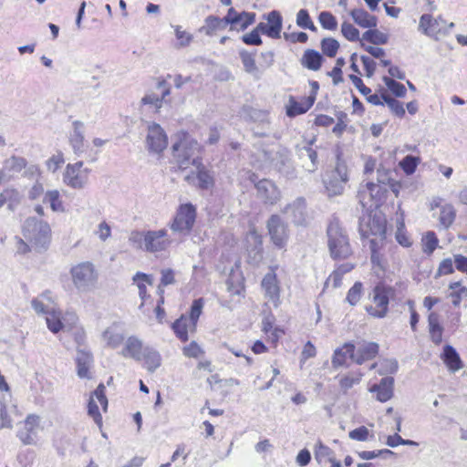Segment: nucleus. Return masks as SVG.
Listing matches in <instances>:
<instances>
[{
	"mask_svg": "<svg viewBox=\"0 0 467 467\" xmlns=\"http://www.w3.org/2000/svg\"><path fill=\"white\" fill-rule=\"evenodd\" d=\"M47 328L54 334L63 329L64 326L61 321V311L52 308L46 316Z\"/></svg>",
	"mask_w": 467,
	"mask_h": 467,
	"instance_id": "nucleus-43",
	"label": "nucleus"
},
{
	"mask_svg": "<svg viewBox=\"0 0 467 467\" xmlns=\"http://www.w3.org/2000/svg\"><path fill=\"white\" fill-rule=\"evenodd\" d=\"M383 99L385 104L389 108L390 111L394 115L400 118H402L405 115V109L401 102L389 96H384Z\"/></svg>",
	"mask_w": 467,
	"mask_h": 467,
	"instance_id": "nucleus-58",
	"label": "nucleus"
},
{
	"mask_svg": "<svg viewBox=\"0 0 467 467\" xmlns=\"http://www.w3.org/2000/svg\"><path fill=\"white\" fill-rule=\"evenodd\" d=\"M379 354V345L375 342L362 341L355 346V362L362 364L373 359Z\"/></svg>",
	"mask_w": 467,
	"mask_h": 467,
	"instance_id": "nucleus-22",
	"label": "nucleus"
},
{
	"mask_svg": "<svg viewBox=\"0 0 467 467\" xmlns=\"http://www.w3.org/2000/svg\"><path fill=\"white\" fill-rule=\"evenodd\" d=\"M431 211L439 209L437 219L439 225L442 229H449L456 219V209L451 202H444L441 197L435 196L429 202Z\"/></svg>",
	"mask_w": 467,
	"mask_h": 467,
	"instance_id": "nucleus-12",
	"label": "nucleus"
},
{
	"mask_svg": "<svg viewBox=\"0 0 467 467\" xmlns=\"http://www.w3.org/2000/svg\"><path fill=\"white\" fill-rule=\"evenodd\" d=\"M43 202L48 204L53 213H65L67 211L60 192L57 189L47 191L43 197Z\"/></svg>",
	"mask_w": 467,
	"mask_h": 467,
	"instance_id": "nucleus-33",
	"label": "nucleus"
},
{
	"mask_svg": "<svg viewBox=\"0 0 467 467\" xmlns=\"http://www.w3.org/2000/svg\"><path fill=\"white\" fill-rule=\"evenodd\" d=\"M22 234L35 250L47 249L52 239L50 224L36 217H29L24 222Z\"/></svg>",
	"mask_w": 467,
	"mask_h": 467,
	"instance_id": "nucleus-3",
	"label": "nucleus"
},
{
	"mask_svg": "<svg viewBox=\"0 0 467 467\" xmlns=\"http://www.w3.org/2000/svg\"><path fill=\"white\" fill-rule=\"evenodd\" d=\"M262 288L267 292H275L278 289L276 275L271 271L262 280Z\"/></svg>",
	"mask_w": 467,
	"mask_h": 467,
	"instance_id": "nucleus-63",
	"label": "nucleus"
},
{
	"mask_svg": "<svg viewBox=\"0 0 467 467\" xmlns=\"http://www.w3.org/2000/svg\"><path fill=\"white\" fill-rule=\"evenodd\" d=\"M419 30L429 37L439 39L447 33L446 21L441 16L424 14L420 17Z\"/></svg>",
	"mask_w": 467,
	"mask_h": 467,
	"instance_id": "nucleus-13",
	"label": "nucleus"
},
{
	"mask_svg": "<svg viewBox=\"0 0 467 467\" xmlns=\"http://www.w3.org/2000/svg\"><path fill=\"white\" fill-rule=\"evenodd\" d=\"M420 162V156L407 155L399 162V166L407 176H410L415 173Z\"/></svg>",
	"mask_w": 467,
	"mask_h": 467,
	"instance_id": "nucleus-42",
	"label": "nucleus"
},
{
	"mask_svg": "<svg viewBox=\"0 0 467 467\" xmlns=\"http://www.w3.org/2000/svg\"><path fill=\"white\" fill-rule=\"evenodd\" d=\"M227 26L226 16L223 18L209 16L205 18L204 25L200 28V32L207 36H213L217 32L225 29Z\"/></svg>",
	"mask_w": 467,
	"mask_h": 467,
	"instance_id": "nucleus-36",
	"label": "nucleus"
},
{
	"mask_svg": "<svg viewBox=\"0 0 467 467\" xmlns=\"http://www.w3.org/2000/svg\"><path fill=\"white\" fill-rule=\"evenodd\" d=\"M91 170L83 161L68 163L63 172V183L74 190H82L89 182Z\"/></svg>",
	"mask_w": 467,
	"mask_h": 467,
	"instance_id": "nucleus-8",
	"label": "nucleus"
},
{
	"mask_svg": "<svg viewBox=\"0 0 467 467\" xmlns=\"http://www.w3.org/2000/svg\"><path fill=\"white\" fill-rule=\"evenodd\" d=\"M386 181L383 176H379V182H368L358 192V199L366 211L377 210L386 195Z\"/></svg>",
	"mask_w": 467,
	"mask_h": 467,
	"instance_id": "nucleus-6",
	"label": "nucleus"
},
{
	"mask_svg": "<svg viewBox=\"0 0 467 467\" xmlns=\"http://www.w3.org/2000/svg\"><path fill=\"white\" fill-rule=\"evenodd\" d=\"M20 192L13 188H6L0 193V208L7 205L10 211H14L21 202Z\"/></svg>",
	"mask_w": 467,
	"mask_h": 467,
	"instance_id": "nucleus-38",
	"label": "nucleus"
},
{
	"mask_svg": "<svg viewBox=\"0 0 467 467\" xmlns=\"http://www.w3.org/2000/svg\"><path fill=\"white\" fill-rule=\"evenodd\" d=\"M196 214V208L192 203L180 204L169 223L170 229L181 235L189 234L194 226Z\"/></svg>",
	"mask_w": 467,
	"mask_h": 467,
	"instance_id": "nucleus-5",
	"label": "nucleus"
},
{
	"mask_svg": "<svg viewBox=\"0 0 467 467\" xmlns=\"http://www.w3.org/2000/svg\"><path fill=\"white\" fill-rule=\"evenodd\" d=\"M429 333L431 341L435 345H440L442 341L443 327L439 322V317L436 313H431L428 317Z\"/></svg>",
	"mask_w": 467,
	"mask_h": 467,
	"instance_id": "nucleus-40",
	"label": "nucleus"
},
{
	"mask_svg": "<svg viewBox=\"0 0 467 467\" xmlns=\"http://www.w3.org/2000/svg\"><path fill=\"white\" fill-rule=\"evenodd\" d=\"M363 374L358 372L355 374H348L342 377L339 380L340 388L347 391L351 389L354 385L358 384L361 380Z\"/></svg>",
	"mask_w": 467,
	"mask_h": 467,
	"instance_id": "nucleus-57",
	"label": "nucleus"
},
{
	"mask_svg": "<svg viewBox=\"0 0 467 467\" xmlns=\"http://www.w3.org/2000/svg\"><path fill=\"white\" fill-rule=\"evenodd\" d=\"M348 358H351L355 362V346L350 343H347L334 351L332 365L334 368L342 367L346 365Z\"/></svg>",
	"mask_w": 467,
	"mask_h": 467,
	"instance_id": "nucleus-34",
	"label": "nucleus"
},
{
	"mask_svg": "<svg viewBox=\"0 0 467 467\" xmlns=\"http://www.w3.org/2000/svg\"><path fill=\"white\" fill-rule=\"evenodd\" d=\"M334 452L333 451L323 444L321 441H318L315 448V459L319 462H326L329 461H333Z\"/></svg>",
	"mask_w": 467,
	"mask_h": 467,
	"instance_id": "nucleus-50",
	"label": "nucleus"
},
{
	"mask_svg": "<svg viewBox=\"0 0 467 467\" xmlns=\"http://www.w3.org/2000/svg\"><path fill=\"white\" fill-rule=\"evenodd\" d=\"M394 379L392 377H384L379 384L370 387L369 391L376 393L377 400L386 402L393 396Z\"/></svg>",
	"mask_w": 467,
	"mask_h": 467,
	"instance_id": "nucleus-23",
	"label": "nucleus"
},
{
	"mask_svg": "<svg viewBox=\"0 0 467 467\" xmlns=\"http://www.w3.org/2000/svg\"><path fill=\"white\" fill-rule=\"evenodd\" d=\"M105 389L106 388L103 384H99L94 390L93 395L90 397L88 404V413L98 424H100L102 417L99 410L98 403L94 398L98 400V402H99L103 410L106 411L108 408V399L105 395Z\"/></svg>",
	"mask_w": 467,
	"mask_h": 467,
	"instance_id": "nucleus-19",
	"label": "nucleus"
},
{
	"mask_svg": "<svg viewBox=\"0 0 467 467\" xmlns=\"http://www.w3.org/2000/svg\"><path fill=\"white\" fill-rule=\"evenodd\" d=\"M261 30L258 29V25L255 28H254L251 32L244 34L242 36V40L244 44L250 45V46H260L262 45L263 41L260 36Z\"/></svg>",
	"mask_w": 467,
	"mask_h": 467,
	"instance_id": "nucleus-60",
	"label": "nucleus"
},
{
	"mask_svg": "<svg viewBox=\"0 0 467 467\" xmlns=\"http://www.w3.org/2000/svg\"><path fill=\"white\" fill-rule=\"evenodd\" d=\"M349 15L353 21L362 28H374L378 25L377 17L362 8H354Z\"/></svg>",
	"mask_w": 467,
	"mask_h": 467,
	"instance_id": "nucleus-32",
	"label": "nucleus"
},
{
	"mask_svg": "<svg viewBox=\"0 0 467 467\" xmlns=\"http://www.w3.org/2000/svg\"><path fill=\"white\" fill-rule=\"evenodd\" d=\"M389 297L387 294H374L372 301L366 306L367 312L375 317H383L388 311Z\"/></svg>",
	"mask_w": 467,
	"mask_h": 467,
	"instance_id": "nucleus-29",
	"label": "nucleus"
},
{
	"mask_svg": "<svg viewBox=\"0 0 467 467\" xmlns=\"http://www.w3.org/2000/svg\"><path fill=\"white\" fill-rule=\"evenodd\" d=\"M262 244L261 234L255 229L249 230L244 238V246L247 253L253 254L254 259L261 258Z\"/></svg>",
	"mask_w": 467,
	"mask_h": 467,
	"instance_id": "nucleus-30",
	"label": "nucleus"
},
{
	"mask_svg": "<svg viewBox=\"0 0 467 467\" xmlns=\"http://www.w3.org/2000/svg\"><path fill=\"white\" fill-rule=\"evenodd\" d=\"M141 356L144 361L143 366L149 372L153 373L161 366V353L152 347H144Z\"/></svg>",
	"mask_w": 467,
	"mask_h": 467,
	"instance_id": "nucleus-31",
	"label": "nucleus"
},
{
	"mask_svg": "<svg viewBox=\"0 0 467 467\" xmlns=\"http://www.w3.org/2000/svg\"><path fill=\"white\" fill-rule=\"evenodd\" d=\"M176 39L181 47L188 46L192 40V36L184 30L181 26H172Z\"/></svg>",
	"mask_w": 467,
	"mask_h": 467,
	"instance_id": "nucleus-62",
	"label": "nucleus"
},
{
	"mask_svg": "<svg viewBox=\"0 0 467 467\" xmlns=\"http://www.w3.org/2000/svg\"><path fill=\"white\" fill-rule=\"evenodd\" d=\"M202 307L203 300L202 298L194 300L191 307L190 317L182 316L172 324L174 333L182 341H187L188 333L195 330Z\"/></svg>",
	"mask_w": 467,
	"mask_h": 467,
	"instance_id": "nucleus-9",
	"label": "nucleus"
},
{
	"mask_svg": "<svg viewBox=\"0 0 467 467\" xmlns=\"http://www.w3.org/2000/svg\"><path fill=\"white\" fill-rule=\"evenodd\" d=\"M395 236L397 242L403 247H410L412 244L410 237L405 228L403 214H400V216L397 219V231Z\"/></svg>",
	"mask_w": 467,
	"mask_h": 467,
	"instance_id": "nucleus-44",
	"label": "nucleus"
},
{
	"mask_svg": "<svg viewBox=\"0 0 467 467\" xmlns=\"http://www.w3.org/2000/svg\"><path fill=\"white\" fill-rule=\"evenodd\" d=\"M258 197L265 203L274 204L281 197L280 191L276 185L269 180H262L255 184Z\"/></svg>",
	"mask_w": 467,
	"mask_h": 467,
	"instance_id": "nucleus-20",
	"label": "nucleus"
},
{
	"mask_svg": "<svg viewBox=\"0 0 467 467\" xmlns=\"http://www.w3.org/2000/svg\"><path fill=\"white\" fill-rule=\"evenodd\" d=\"M144 144L148 153L159 160L168 147V135L160 124L149 122L146 126Z\"/></svg>",
	"mask_w": 467,
	"mask_h": 467,
	"instance_id": "nucleus-4",
	"label": "nucleus"
},
{
	"mask_svg": "<svg viewBox=\"0 0 467 467\" xmlns=\"http://www.w3.org/2000/svg\"><path fill=\"white\" fill-rule=\"evenodd\" d=\"M341 33L343 36L351 42L358 41L360 43V33L351 23L344 21L341 24Z\"/></svg>",
	"mask_w": 467,
	"mask_h": 467,
	"instance_id": "nucleus-52",
	"label": "nucleus"
},
{
	"mask_svg": "<svg viewBox=\"0 0 467 467\" xmlns=\"http://www.w3.org/2000/svg\"><path fill=\"white\" fill-rule=\"evenodd\" d=\"M154 278L151 275L142 272H137L133 277L132 282L136 288L140 292H145L153 284Z\"/></svg>",
	"mask_w": 467,
	"mask_h": 467,
	"instance_id": "nucleus-47",
	"label": "nucleus"
},
{
	"mask_svg": "<svg viewBox=\"0 0 467 467\" xmlns=\"http://www.w3.org/2000/svg\"><path fill=\"white\" fill-rule=\"evenodd\" d=\"M339 47V43L334 38H325L321 43L324 54L332 57H335Z\"/></svg>",
	"mask_w": 467,
	"mask_h": 467,
	"instance_id": "nucleus-59",
	"label": "nucleus"
},
{
	"mask_svg": "<svg viewBox=\"0 0 467 467\" xmlns=\"http://www.w3.org/2000/svg\"><path fill=\"white\" fill-rule=\"evenodd\" d=\"M157 87L163 88L161 96L153 92H148L140 99L141 105L150 106L156 112L161 108L164 98L170 94V89L166 88L164 80H160Z\"/></svg>",
	"mask_w": 467,
	"mask_h": 467,
	"instance_id": "nucleus-25",
	"label": "nucleus"
},
{
	"mask_svg": "<svg viewBox=\"0 0 467 467\" xmlns=\"http://www.w3.org/2000/svg\"><path fill=\"white\" fill-rule=\"evenodd\" d=\"M441 358L448 367L449 370H451V372L458 371L463 367L462 361L458 352L451 345H446L443 348Z\"/></svg>",
	"mask_w": 467,
	"mask_h": 467,
	"instance_id": "nucleus-35",
	"label": "nucleus"
},
{
	"mask_svg": "<svg viewBox=\"0 0 467 467\" xmlns=\"http://www.w3.org/2000/svg\"><path fill=\"white\" fill-rule=\"evenodd\" d=\"M172 241L166 229L148 231L146 251L150 253L167 250Z\"/></svg>",
	"mask_w": 467,
	"mask_h": 467,
	"instance_id": "nucleus-18",
	"label": "nucleus"
},
{
	"mask_svg": "<svg viewBox=\"0 0 467 467\" xmlns=\"http://www.w3.org/2000/svg\"><path fill=\"white\" fill-rule=\"evenodd\" d=\"M264 18L266 22H261L258 24V29L261 30L262 34L270 38H280L283 28V19L280 13L274 10L267 15H265Z\"/></svg>",
	"mask_w": 467,
	"mask_h": 467,
	"instance_id": "nucleus-16",
	"label": "nucleus"
},
{
	"mask_svg": "<svg viewBox=\"0 0 467 467\" xmlns=\"http://www.w3.org/2000/svg\"><path fill=\"white\" fill-rule=\"evenodd\" d=\"M268 234L275 247L283 249L288 240V233L285 223L277 215H273L267 223Z\"/></svg>",
	"mask_w": 467,
	"mask_h": 467,
	"instance_id": "nucleus-14",
	"label": "nucleus"
},
{
	"mask_svg": "<svg viewBox=\"0 0 467 467\" xmlns=\"http://www.w3.org/2000/svg\"><path fill=\"white\" fill-rule=\"evenodd\" d=\"M327 237L329 252L334 259H346L352 254L348 238L338 223H332L329 224Z\"/></svg>",
	"mask_w": 467,
	"mask_h": 467,
	"instance_id": "nucleus-7",
	"label": "nucleus"
},
{
	"mask_svg": "<svg viewBox=\"0 0 467 467\" xmlns=\"http://www.w3.org/2000/svg\"><path fill=\"white\" fill-rule=\"evenodd\" d=\"M228 289L233 292H241L244 289V278L241 270V264L234 260L231 265L227 278Z\"/></svg>",
	"mask_w": 467,
	"mask_h": 467,
	"instance_id": "nucleus-26",
	"label": "nucleus"
},
{
	"mask_svg": "<svg viewBox=\"0 0 467 467\" xmlns=\"http://www.w3.org/2000/svg\"><path fill=\"white\" fill-rule=\"evenodd\" d=\"M191 168L192 171L185 175V180L190 184L202 189H210L213 186V177L201 161H199L198 164L191 166Z\"/></svg>",
	"mask_w": 467,
	"mask_h": 467,
	"instance_id": "nucleus-15",
	"label": "nucleus"
},
{
	"mask_svg": "<svg viewBox=\"0 0 467 467\" xmlns=\"http://www.w3.org/2000/svg\"><path fill=\"white\" fill-rule=\"evenodd\" d=\"M66 159L65 155L62 151L58 150L52 154L47 161H46V168L49 172L55 173L57 172L62 165L65 163Z\"/></svg>",
	"mask_w": 467,
	"mask_h": 467,
	"instance_id": "nucleus-49",
	"label": "nucleus"
},
{
	"mask_svg": "<svg viewBox=\"0 0 467 467\" xmlns=\"http://www.w3.org/2000/svg\"><path fill=\"white\" fill-rule=\"evenodd\" d=\"M439 239L436 234L432 231L425 233L421 237V247L423 253L431 254L438 247Z\"/></svg>",
	"mask_w": 467,
	"mask_h": 467,
	"instance_id": "nucleus-45",
	"label": "nucleus"
},
{
	"mask_svg": "<svg viewBox=\"0 0 467 467\" xmlns=\"http://www.w3.org/2000/svg\"><path fill=\"white\" fill-rule=\"evenodd\" d=\"M389 41V35L374 28H368L365 31L360 39L361 43H371L373 45H385Z\"/></svg>",
	"mask_w": 467,
	"mask_h": 467,
	"instance_id": "nucleus-39",
	"label": "nucleus"
},
{
	"mask_svg": "<svg viewBox=\"0 0 467 467\" xmlns=\"http://www.w3.org/2000/svg\"><path fill=\"white\" fill-rule=\"evenodd\" d=\"M72 281L78 288L94 285L98 280V271L93 263L86 261L73 265L70 269Z\"/></svg>",
	"mask_w": 467,
	"mask_h": 467,
	"instance_id": "nucleus-11",
	"label": "nucleus"
},
{
	"mask_svg": "<svg viewBox=\"0 0 467 467\" xmlns=\"http://www.w3.org/2000/svg\"><path fill=\"white\" fill-rule=\"evenodd\" d=\"M239 54L245 72L257 75L258 67L255 63L254 55L246 50H241Z\"/></svg>",
	"mask_w": 467,
	"mask_h": 467,
	"instance_id": "nucleus-48",
	"label": "nucleus"
},
{
	"mask_svg": "<svg viewBox=\"0 0 467 467\" xmlns=\"http://www.w3.org/2000/svg\"><path fill=\"white\" fill-rule=\"evenodd\" d=\"M183 354L188 358H199L203 354L202 348L194 341L183 348Z\"/></svg>",
	"mask_w": 467,
	"mask_h": 467,
	"instance_id": "nucleus-64",
	"label": "nucleus"
},
{
	"mask_svg": "<svg viewBox=\"0 0 467 467\" xmlns=\"http://www.w3.org/2000/svg\"><path fill=\"white\" fill-rule=\"evenodd\" d=\"M348 181V168L344 162H337L336 168L327 173L324 179L325 187L329 196L342 194L345 184Z\"/></svg>",
	"mask_w": 467,
	"mask_h": 467,
	"instance_id": "nucleus-10",
	"label": "nucleus"
},
{
	"mask_svg": "<svg viewBox=\"0 0 467 467\" xmlns=\"http://www.w3.org/2000/svg\"><path fill=\"white\" fill-rule=\"evenodd\" d=\"M102 339L106 342L108 347L116 348L123 342L124 337L113 327H109L103 332Z\"/></svg>",
	"mask_w": 467,
	"mask_h": 467,
	"instance_id": "nucleus-46",
	"label": "nucleus"
},
{
	"mask_svg": "<svg viewBox=\"0 0 467 467\" xmlns=\"http://www.w3.org/2000/svg\"><path fill=\"white\" fill-rule=\"evenodd\" d=\"M76 362L78 367V376L82 379H89L88 369L93 362L91 353L78 349L77 352Z\"/></svg>",
	"mask_w": 467,
	"mask_h": 467,
	"instance_id": "nucleus-37",
	"label": "nucleus"
},
{
	"mask_svg": "<svg viewBox=\"0 0 467 467\" xmlns=\"http://www.w3.org/2000/svg\"><path fill=\"white\" fill-rule=\"evenodd\" d=\"M143 348L144 347L142 340L135 336H130L125 341L124 348H122L120 354L124 358H130L136 361H141Z\"/></svg>",
	"mask_w": 467,
	"mask_h": 467,
	"instance_id": "nucleus-24",
	"label": "nucleus"
},
{
	"mask_svg": "<svg viewBox=\"0 0 467 467\" xmlns=\"http://www.w3.org/2000/svg\"><path fill=\"white\" fill-rule=\"evenodd\" d=\"M354 268V265L347 263L338 266L327 279L325 289L337 290L343 288V275L350 272Z\"/></svg>",
	"mask_w": 467,
	"mask_h": 467,
	"instance_id": "nucleus-27",
	"label": "nucleus"
},
{
	"mask_svg": "<svg viewBox=\"0 0 467 467\" xmlns=\"http://www.w3.org/2000/svg\"><path fill=\"white\" fill-rule=\"evenodd\" d=\"M315 95L302 97L296 100L294 97H290L285 106L286 115L295 117L306 113L314 104Z\"/></svg>",
	"mask_w": 467,
	"mask_h": 467,
	"instance_id": "nucleus-21",
	"label": "nucleus"
},
{
	"mask_svg": "<svg viewBox=\"0 0 467 467\" xmlns=\"http://www.w3.org/2000/svg\"><path fill=\"white\" fill-rule=\"evenodd\" d=\"M398 361L393 358H386L379 362V375H392L398 371Z\"/></svg>",
	"mask_w": 467,
	"mask_h": 467,
	"instance_id": "nucleus-53",
	"label": "nucleus"
},
{
	"mask_svg": "<svg viewBox=\"0 0 467 467\" xmlns=\"http://www.w3.org/2000/svg\"><path fill=\"white\" fill-rule=\"evenodd\" d=\"M296 25L305 29L316 30V26L306 9H300L296 14Z\"/></svg>",
	"mask_w": 467,
	"mask_h": 467,
	"instance_id": "nucleus-55",
	"label": "nucleus"
},
{
	"mask_svg": "<svg viewBox=\"0 0 467 467\" xmlns=\"http://www.w3.org/2000/svg\"><path fill=\"white\" fill-rule=\"evenodd\" d=\"M171 150L173 158L182 170H187L201 161L202 146L186 131L180 130L174 135Z\"/></svg>",
	"mask_w": 467,
	"mask_h": 467,
	"instance_id": "nucleus-1",
	"label": "nucleus"
},
{
	"mask_svg": "<svg viewBox=\"0 0 467 467\" xmlns=\"http://www.w3.org/2000/svg\"><path fill=\"white\" fill-rule=\"evenodd\" d=\"M301 63L305 67L316 71L321 67L322 56L317 51L308 49L304 53Z\"/></svg>",
	"mask_w": 467,
	"mask_h": 467,
	"instance_id": "nucleus-41",
	"label": "nucleus"
},
{
	"mask_svg": "<svg viewBox=\"0 0 467 467\" xmlns=\"http://www.w3.org/2000/svg\"><path fill=\"white\" fill-rule=\"evenodd\" d=\"M111 226L106 221L100 222L95 231L96 236L101 242H106L111 237Z\"/></svg>",
	"mask_w": 467,
	"mask_h": 467,
	"instance_id": "nucleus-61",
	"label": "nucleus"
},
{
	"mask_svg": "<svg viewBox=\"0 0 467 467\" xmlns=\"http://www.w3.org/2000/svg\"><path fill=\"white\" fill-rule=\"evenodd\" d=\"M359 223V232L364 238L369 239L372 252L371 258L375 259L377 249L382 245L386 236V219L377 210L366 211Z\"/></svg>",
	"mask_w": 467,
	"mask_h": 467,
	"instance_id": "nucleus-2",
	"label": "nucleus"
},
{
	"mask_svg": "<svg viewBox=\"0 0 467 467\" xmlns=\"http://www.w3.org/2000/svg\"><path fill=\"white\" fill-rule=\"evenodd\" d=\"M318 21L321 26L327 30H336L337 22L336 17L329 12H321L318 16Z\"/></svg>",
	"mask_w": 467,
	"mask_h": 467,
	"instance_id": "nucleus-56",
	"label": "nucleus"
},
{
	"mask_svg": "<svg viewBox=\"0 0 467 467\" xmlns=\"http://www.w3.org/2000/svg\"><path fill=\"white\" fill-rule=\"evenodd\" d=\"M148 239V231L147 232H140L133 231L130 233L129 236V243L134 248L142 249L146 251V244Z\"/></svg>",
	"mask_w": 467,
	"mask_h": 467,
	"instance_id": "nucleus-51",
	"label": "nucleus"
},
{
	"mask_svg": "<svg viewBox=\"0 0 467 467\" xmlns=\"http://www.w3.org/2000/svg\"><path fill=\"white\" fill-rule=\"evenodd\" d=\"M73 130L69 135V143L76 153H82L86 149V141L83 132L84 124L80 120L72 122Z\"/></svg>",
	"mask_w": 467,
	"mask_h": 467,
	"instance_id": "nucleus-28",
	"label": "nucleus"
},
{
	"mask_svg": "<svg viewBox=\"0 0 467 467\" xmlns=\"http://www.w3.org/2000/svg\"><path fill=\"white\" fill-rule=\"evenodd\" d=\"M383 82L396 97L403 98L406 95V88L403 84L397 82L389 77H383Z\"/></svg>",
	"mask_w": 467,
	"mask_h": 467,
	"instance_id": "nucleus-54",
	"label": "nucleus"
},
{
	"mask_svg": "<svg viewBox=\"0 0 467 467\" xmlns=\"http://www.w3.org/2000/svg\"><path fill=\"white\" fill-rule=\"evenodd\" d=\"M226 22L232 31H244L255 22V14L250 12L238 13L234 8H230L226 15Z\"/></svg>",
	"mask_w": 467,
	"mask_h": 467,
	"instance_id": "nucleus-17",
	"label": "nucleus"
}]
</instances>
